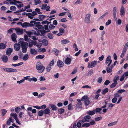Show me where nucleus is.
<instances>
[{
    "instance_id": "obj_24",
    "label": "nucleus",
    "mask_w": 128,
    "mask_h": 128,
    "mask_svg": "<svg viewBox=\"0 0 128 128\" xmlns=\"http://www.w3.org/2000/svg\"><path fill=\"white\" fill-rule=\"evenodd\" d=\"M29 56L28 54H26L24 55V56L22 58V59L24 61H26L27 60Z\"/></svg>"
},
{
    "instance_id": "obj_64",
    "label": "nucleus",
    "mask_w": 128,
    "mask_h": 128,
    "mask_svg": "<svg viewBox=\"0 0 128 128\" xmlns=\"http://www.w3.org/2000/svg\"><path fill=\"white\" fill-rule=\"evenodd\" d=\"M102 117H98L97 118H95V120L96 121H98L102 119Z\"/></svg>"
},
{
    "instance_id": "obj_17",
    "label": "nucleus",
    "mask_w": 128,
    "mask_h": 128,
    "mask_svg": "<svg viewBox=\"0 0 128 128\" xmlns=\"http://www.w3.org/2000/svg\"><path fill=\"white\" fill-rule=\"evenodd\" d=\"M38 30L41 34H40V35L41 36H44L46 33L47 32L46 31L44 30V29H43V30Z\"/></svg>"
},
{
    "instance_id": "obj_2",
    "label": "nucleus",
    "mask_w": 128,
    "mask_h": 128,
    "mask_svg": "<svg viewBox=\"0 0 128 128\" xmlns=\"http://www.w3.org/2000/svg\"><path fill=\"white\" fill-rule=\"evenodd\" d=\"M36 69L38 70V72L41 73L43 72L45 69V67L40 62H37L36 65Z\"/></svg>"
},
{
    "instance_id": "obj_33",
    "label": "nucleus",
    "mask_w": 128,
    "mask_h": 128,
    "mask_svg": "<svg viewBox=\"0 0 128 128\" xmlns=\"http://www.w3.org/2000/svg\"><path fill=\"white\" fill-rule=\"evenodd\" d=\"M48 38L50 39H52L54 38V36L53 34L51 33H48Z\"/></svg>"
},
{
    "instance_id": "obj_21",
    "label": "nucleus",
    "mask_w": 128,
    "mask_h": 128,
    "mask_svg": "<svg viewBox=\"0 0 128 128\" xmlns=\"http://www.w3.org/2000/svg\"><path fill=\"white\" fill-rule=\"evenodd\" d=\"M70 41L66 39H65L62 40L61 41V44H68L70 42Z\"/></svg>"
},
{
    "instance_id": "obj_7",
    "label": "nucleus",
    "mask_w": 128,
    "mask_h": 128,
    "mask_svg": "<svg viewBox=\"0 0 128 128\" xmlns=\"http://www.w3.org/2000/svg\"><path fill=\"white\" fill-rule=\"evenodd\" d=\"M96 61L94 60L92 61L91 63H89L88 65V68H92L95 66L97 64Z\"/></svg>"
},
{
    "instance_id": "obj_57",
    "label": "nucleus",
    "mask_w": 128,
    "mask_h": 128,
    "mask_svg": "<svg viewBox=\"0 0 128 128\" xmlns=\"http://www.w3.org/2000/svg\"><path fill=\"white\" fill-rule=\"evenodd\" d=\"M55 27V26L53 25L52 24H50L49 26V28L50 30L54 28Z\"/></svg>"
},
{
    "instance_id": "obj_62",
    "label": "nucleus",
    "mask_w": 128,
    "mask_h": 128,
    "mask_svg": "<svg viewBox=\"0 0 128 128\" xmlns=\"http://www.w3.org/2000/svg\"><path fill=\"white\" fill-rule=\"evenodd\" d=\"M24 82V80L22 79L20 80H18L17 81V83L18 84H20L21 83H23Z\"/></svg>"
},
{
    "instance_id": "obj_4",
    "label": "nucleus",
    "mask_w": 128,
    "mask_h": 128,
    "mask_svg": "<svg viewBox=\"0 0 128 128\" xmlns=\"http://www.w3.org/2000/svg\"><path fill=\"white\" fill-rule=\"evenodd\" d=\"M91 118V117L89 115L85 116L83 118L82 120H80V121L82 122L83 123L86 122H89L90 121V119Z\"/></svg>"
},
{
    "instance_id": "obj_29",
    "label": "nucleus",
    "mask_w": 128,
    "mask_h": 128,
    "mask_svg": "<svg viewBox=\"0 0 128 128\" xmlns=\"http://www.w3.org/2000/svg\"><path fill=\"white\" fill-rule=\"evenodd\" d=\"M8 2H9L11 5H16V4H15V0H8Z\"/></svg>"
},
{
    "instance_id": "obj_31",
    "label": "nucleus",
    "mask_w": 128,
    "mask_h": 128,
    "mask_svg": "<svg viewBox=\"0 0 128 128\" xmlns=\"http://www.w3.org/2000/svg\"><path fill=\"white\" fill-rule=\"evenodd\" d=\"M84 103L85 105L86 106H87L89 105L90 103V102L88 98L84 101Z\"/></svg>"
},
{
    "instance_id": "obj_13",
    "label": "nucleus",
    "mask_w": 128,
    "mask_h": 128,
    "mask_svg": "<svg viewBox=\"0 0 128 128\" xmlns=\"http://www.w3.org/2000/svg\"><path fill=\"white\" fill-rule=\"evenodd\" d=\"M57 65L59 68L62 67L64 64V63L60 60H58L57 62Z\"/></svg>"
},
{
    "instance_id": "obj_60",
    "label": "nucleus",
    "mask_w": 128,
    "mask_h": 128,
    "mask_svg": "<svg viewBox=\"0 0 128 128\" xmlns=\"http://www.w3.org/2000/svg\"><path fill=\"white\" fill-rule=\"evenodd\" d=\"M101 110V108H96L95 110L96 112H100Z\"/></svg>"
},
{
    "instance_id": "obj_53",
    "label": "nucleus",
    "mask_w": 128,
    "mask_h": 128,
    "mask_svg": "<svg viewBox=\"0 0 128 128\" xmlns=\"http://www.w3.org/2000/svg\"><path fill=\"white\" fill-rule=\"evenodd\" d=\"M47 6L46 4H43L42 5V10H45Z\"/></svg>"
},
{
    "instance_id": "obj_10",
    "label": "nucleus",
    "mask_w": 128,
    "mask_h": 128,
    "mask_svg": "<svg viewBox=\"0 0 128 128\" xmlns=\"http://www.w3.org/2000/svg\"><path fill=\"white\" fill-rule=\"evenodd\" d=\"M72 61L71 59L68 57H67L66 58L64 62L65 64H66L68 65L71 64V62Z\"/></svg>"
},
{
    "instance_id": "obj_35",
    "label": "nucleus",
    "mask_w": 128,
    "mask_h": 128,
    "mask_svg": "<svg viewBox=\"0 0 128 128\" xmlns=\"http://www.w3.org/2000/svg\"><path fill=\"white\" fill-rule=\"evenodd\" d=\"M108 88H106L104 90H102V94H106V93L108 92Z\"/></svg>"
},
{
    "instance_id": "obj_28",
    "label": "nucleus",
    "mask_w": 128,
    "mask_h": 128,
    "mask_svg": "<svg viewBox=\"0 0 128 128\" xmlns=\"http://www.w3.org/2000/svg\"><path fill=\"white\" fill-rule=\"evenodd\" d=\"M32 34H34L37 36H38L40 35V33L39 32H36V31L34 30H32Z\"/></svg>"
},
{
    "instance_id": "obj_45",
    "label": "nucleus",
    "mask_w": 128,
    "mask_h": 128,
    "mask_svg": "<svg viewBox=\"0 0 128 128\" xmlns=\"http://www.w3.org/2000/svg\"><path fill=\"white\" fill-rule=\"evenodd\" d=\"M95 111L94 110L92 111H89L88 112V114L90 115H92L95 114Z\"/></svg>"
},
{
    "instance_id": "obj_15",
    "label": "nucleus",
    "mask_w": 128,
    "mask_h": 128,
    "mask_svg": "<svg viewBox=\"0 0 128 128\" xmlns=\"http://www.w3.org/2000/svg\"><path fill=\"white\" fill-rule=\"evenodd\" d=\"M120 15L122 16V15H124L125 14L124 9L123 6H122L120 8Z\"/></svg>"
},
{
    "instance_id": "obj_52",
    "label": "nucleus",
    "mask_w": 128,
    "mask_h": 128,
    "mask_svg": "<svg viewBox=\"0 0 128 128\" xmlns=\"http://www.w3.org/2000/svg\"><path fill=\"white\" fill-rule=\"evenodd\" d=\"M117 100V98L116 97L113 98L112 100V102L113 103H116Z\"/></svg>"
},
{
    "instance_id": "obj_38",
    "label": "nucleus",
    "mask_w": 128,
    "mask_h": 128,
    "mask_svg": "<svg viewBox=\"0 0 128 128\" xmlns=\"http://www.w3.org/2000/svg\"><path fill=\"white\" fill-rule=\"evenodd\" d=\"M43 44L44 46H46L48 44V42L47 40L44 39L43 40Z\"/></svg>"
},
{
    "instance_id": "obj_51",
    "label": "nucleus",
    "mask_w": 128,
    "mask_h": 128,
    "mask_svg": "<svg viewBox=\"0 0 128 128\" xmlns=\"http://www.w3.org/2000/svg\"><path fill=\"white\" fill-rule=\"evenodd\" d=\"M51 69V66L48 65L46 69L47 72H49Z\"/></svg>"
},
{
    "instance_id": "obj_61",
    "label": "nucleus",
    "mask_w": 128,
    "mask_h": 128,
    "mask_svg": "<svg viewBox=\"0 0 128 128\" xmlns=\"http://www.w3.org/2000/svg\"><path fill=\"white\" fill-rule=\"evenodd\" d=\"M6 112V110L5 109H3L2 110V115L4 116Z\"/></svg>"
},
{
    "instance_id": "obj_48",
    "label": "nucleus",
    "mask_w": 128,
    "mask_h": 128,
    "mask_svg": "<svg viewBox=\"0 0 128 128\" xmlns=\"http://www.w3.org/2000/svg\"><path fill=\"white\" fill-rule=\"evenodd\" d=\"M15 5L16 6H17V8H20L22 7H23L24 6V4H19L18 5L17 4H16V5Z\"/></svg>"
},
{
    "instance_id": "obj_40",
    "label": "nucleus",
    "mask_w": 128,
    "mask_h": 128,
    "mask_svg": "<svg viewBox=\"0 0 128 128\" xmlns=\"http://www.w3.org/2000/svg\"><path fill=\"white\" fill-rule=\"evenodd\" d=\"M82 103H78L76 105L77 107L78 108H82Z\"/></svg>"
},
{
    "instance_id": "obj_16",
    "label": "nucleus",
    "mask_w": 128,
    "mask_h": 128,
    "mask_svg": "<svg viewBox=\"0 0 128 128\" xmlns=\"http://www.w3.org/2000/svg\"><path fill=\"white\" fill-rule=\"evenodd\" d=\"M1 59L5 63L7 62L8 58L7 56H3L1 57Z\"/></svg>"
},
{
    "instance_id": "obj_5",
    "label": "nucleus",
    "mask_w": 128,
    "mask_h": 128,
    "mask_svg": "<svg viewBox=\"0 0 128 128\" xmlns=\"http://www.w3.org/2000/svg\"><path fill=\"white\" fill-rule=\"evenodd\" d=\"M90 16L91 15L90 14H87L86 15L84 20V22L85 23H89L90 22Z\"/></svg>"
},
{
    "instance_id": "obj_47",
    "label": "nucleus",
    "mask_w": 128,
    "mask_h": 128,
    "mask_svg": "<svg viewBox=\"0 0 128 128\" xmlns=\"http://www.w3.org/2000/svg\"><path fill=\"white\" fill-rule=\"evenodd\" d=\"M26 34L29 36L30 37H31V36L32 35V31H28L26 32Z\"/></svg>"
},
{
    "instance_id": "obj_37",
    "label": "nucleus",
    "mask_w": 128,
    "mask_h": 128,
    "mask_svg": "<svg viewBox=\"0 0 128 128\" xmlns=\"http://www.w3.org/2000/svg\"><path fill=\"white\" fill-rule=\"evenodd\" d=\"M44 28L46 30H47L46 31L47 32H50V30L48 29V25H46L44 26Z\"/></svg>"
},
{
    "instance_id": "obj_43",
    "label": "nucleus",
    "mask_w": 128,
    "mask_h": 128,
    "mask_svg": "<svg viewBox=\"0 0 128 128\" xmlns=\"http://www.w3.org/2000/svg\"><path fill=\"white\" fill-rule=\"evenodd\" d=\"M93 73V70L91 69L88 73L87 75L88 76H91Z\"/></svg>"
},
{
    "instance_id": "obj_54",
    "label": "nucleus",
    "mask_w": 128,
    "mask_h": 128,
    "mask_svg": "<svg viewBox=\"0 0 128 128\" xmlns=\"http://www.w3.org/2000/svg\"><path fill=\"white\" fill-rule=\"evenodd\" d=\"M83 123L82 122H80L79 121V122H78L76 124L78 128H80L81 126V124Z\"/></svg>"
},
{
    "instance_id": "obj_59",
    "label": "nucleus",
    "mask_w": 128,
    "mask_h": 128,
    "mask_svg": "<svg viewBox=\"0 0 128 128\" xmlns=\"http://www.w3.org/2000/svg\"><path fill=\"white\" fill-rule=\"evenodd\" d=\"M125 92V90L124 89H121L119 90L117 92L119 94H121L122 93Z\"/></svg>"
},
{
    "instance_id": "obj_56",
    "label": "nucleus",
    "mask_w": 128,
    "mask_h": 128,
    "mask_svg": "<svg viewBox=\"0 0 128 128\" xmlns=\"http://www.w3.org/2000/svg\"><path fill=\"white\" fill-rule=\"evenodd\" d=\"M59 32L60 33H63L65 32L64 29L62 28H60L59 29Z\"/></svg>"
},
{
    "instance_id": "obj_23",
    "label": "nucleus",
    "mask_w": 128,
    "mask_h": 128,
    "mask_svg": "<svg viewBox=\"0 0 128 128\" xmlns=\"http://www.w3.org/2000/svg\"><path fill=\"white\" fill-rule=\"evenodd\" d=\"M6 47V45L5 44L1 43H0V49H4Z\"/></svg>"
},
{
    "instance_id": "obj_41",
    "label": "nucleus",
    "mask_w": 128,
    "mask_h": 128,
    "mask_svg": "<svg viewBox=\"0 0 128 128\" xmlns=\"http://www.w3.org/2000/svg\"><path fill=\"white\" fill-rule=\"evenodd\" d=\"M10 116H11L13 117L14 119H16L17 117V114H12L11 113L10 114Z\"/></svg>"
},
{
    "instance_id": "obj_18",
    "label": "nucleus",
    "mask_w": 128,
    "mask_h": 128,
    "mask_svg": "<svg viewBox=\"0 0 128 128\" xmlns=\"http://www.w3.org/2000/svg\"><path fill=\"white\" fill-rule=\"evenodd\" d=\"M35 27L37 28L39 30H43V29H44V28L43 26L42 25H41L36 24V25H35Z\"/></svg>"
},
{
    "instance_id": "obj_30",
    "label": "nucleus",
    "mask_w": 128,
    "mask_h": 128,
    "mask_svg": "<svg viewBox=\"0 0 128 128\" xmlns=\"http://www.w3.org/2000/svg\"><path fill=\"white\" fill-rule=\"evenodd\" d=\"M106 70L108 73H110L112 71V68L110 67H107L106 68Z\"/></svg>"
},
{
    "instance_id": "obj_26",
    "label": "nucleus",
    "mask_w": 128,
    "mask_h": 128,
    "mask_svg": "<svg viewBox=\"0 0 128 128\" xmlns=\"http://www.w3.org/2000/svg\"><path fill=\"white\" fill-rule=\"evenodd\" d=\"M8 72H18V70L16 69L8 68Z\"/></svg>"
},
{
    "instance_id": "obj_25",
    "label": "nucleus",
    "mask_w": 128,
    "mask_h": 128,
    "mask_svg": "<svg viewBox=\"0 0 128 128\" xmlns=\"http://www.w3.org/2000/svg\"><path fill=\"white\" fill-rule=\"evenodd\" d=\"M44 55H38L36 57V58L37 59H41L44 58Z\"/></svg>"
},
{
    "instance_id": "obj_3",
    "label": "nucleus",
    "mask_w": 128,
    "mask_h": 128,
    "mask_svg": "<svg viewBox=\"0 0 128 128\" xmlns=\"http://www.w3.org/2000/svg\"><path fill=\"white\" fill-rule=\"evenodd\" d=\"M18 25H20L23 28H26L27 27L31 26H32V24H30V23L27 22H25L23 23H22L21 22H18L17 23Z\"/></svg>"
},
{
    "instance_id": "obj_20",
    "label": "nucleus",
    "mask_w": 128,
    "mask_h": 128,
    "mask_svg": "<svg viewBox=\"0 0 128 128\" xmlns=\"http://www.w3.org/2000/svg\"><path fill=\"white\" fill-rule=\"evenodd\" d=\"M46 16L40 14L38 18L40 19V21H42L43 20L46 18Z\"/></svg>"
},
{
    "instance_id": "obj_14",
    "label": "nucleus",
    "mask_w": 128,
    "mask_h": 128,
    "mask_svg": "<svg viewBox=\"0 0 128 128\" xmlns=\"http://www.w3.org/2000/svg\"><path fill=\"white\" fill-rule=\"evenodd\" d=\"M40 24V22H37L35 21L32 20L30 22V24H32L33 26H29V27H34V25H36V24Z\"/></svg>"
},
{
    "instance_id": "obj_11",
    "label": "nucleus",
    "mask_w": 128,
    "mask_h": 128,
    "mask_svg": "<svg viewBox=\"0 0 128 128\" xmlns=\"http://www.w3.org/2000/svg\"><path fill=\"white\" fill-rule=\"evenodd\" d=\"M111 56L108 55L106 59L105 64H108V63H110V62L111 61V62H112V60H111Z\"/></svg>"
},
{
    "instance_id": "obj_22",
    "label": "nucleus",
    "mask_w": 128,
    "mask_h": 128,
    "mask_svg": "<svg viewBox=\"0 0 128 128\" xmlns=\"http://www.w3.org/2000/svg\"><path fill=\"white\" fill-rule=\"evenodd\" d=\"M44 112L45 114H47L50 113V111L48 108H46L44 110Z\"/></svg>"
},
{
    "instance_id": "obj_1",
    "label": "nucleus",
    "mask_w": 128,
    "mask_h": 128,
    "mask_svg": "<svg viewBox=\"0 0 128 128\" xmlns=\"http://www.w3.org/2000/svg\"><path fill=\"white\" fill-rule=\"evenodd\" d=\"M19 43L21 44L22 52L24 53H26L27 48L28 47V43L26 42L23 41H20Z\"/></svg>"
},
{
    "instance_id": "obj_34",
    "label": "nucleus",
    "mask_w": 128,
    "mask_h": 128,
    "mask_svg": "<svg viewBox=\"0 0 128 128\" xmlns=\"http://www.w3.org/2000/svg\"><path fill=\"white\" fill-rule=\"evenodd\" d=\"M88 96L86 95H85L82 98V101H85L86 100H87L88 99Z\"/></svg>"
},
{
    "instance_id": "obj_63",
    "label": "nucleus",
    "mask_w": 128,
    "mask_h": 128,
    "mask_svg": "<svg viewBox=\"0 0 128 128\" xmlns=\"http://www.w3.org/2000/svg\"><path fill=\"white\" fill-rule=\"evenodd\" d=\"M111 23V20H108V21L106 22V26H108Z\"/></svg>"
},
{
    "instance_id": "obj_27",
    "label": "nucleus",
    "mask_w": 128,
    "mask_h": 128,
    "mask_svg": "<svg viewBox=\"0 0 128 128\" xmlns=\"http://www.w3.org/2000/svg\"><path fill=\"white\" fill-rule=\"evenodd\" d=\"M51 107L53 110H56L58 109V108L54 104H51Z\"/></svg>"
},
{
    "instance_id": "obj_50",
    "label": "nucleus",
    "mask_w": 128,
    "mask_h": 128,
    "mask_svg": "<svg viewBox=\"0 0 128 128\" xmlns=\"http://www.w3.org/2000/svg\"><path fill=\"white\" fill-rule=\"evenodd\" d=\"M21 110L20 108L19 107H16L15 109V111L17 113H18L20 111V110Z\"/></svg>"
},
{
    "instance_id": "obj_42",
    "label": "nucleus",
    "mask_w": 128,
    "mask_h": 128,
    "mask_svg": "<svg viewBox=\"0 0 128 128\" xmlns=\"http://www.w3.org/2000/svg\"><path fill=\"white\" fill-rule=\"evenodd\" d=\"M58 111L60 114H62L64 111V110L62 108H60L58 110Z\"/></svg>"
},
{
    "instance_id": "obj_19",
    "label": "nucleus",
    "mask_w": 128,
    "mask_h": 128,
    "mask_svg": "<svg viewBox=\"0 0 128 128\" xmlns=\"http://www.w3.org/2000/svg\"><path fill=\"white\" fill-rule=\"evenodd\" d=\"M52 52L56 56H57L58 55L59 50L55 48H53L52 50Z\"/></svg>"
},
{
    "instance_id": "obj_39",
    "label": "nucleus",
    "mask_w": 128,
    "mask_h": 128,
    "mask_svg": "<svg viewBox=\"0 0 128 128\" xmlns=\"http://www.w3.org/2000/svg\"><path fill=\"white\" fill-rule=\"evenodd\" d=\"M44 113V111L42 110H40L38 112V115L40 116H42L43 115Z\"/></svg>"
},
{
    "instance_id": "obj_58",
    "label": "nucleus",
    "mask_w": 128,
    "mask_h": 128,
    "mask_svg": "<svg viewBox=\"0 0 128 128\" xmlns=\"http://www.w3.org/2000/svg\"><path fill=\"white\" fill-rule=\"evenodd\" d=\"M72 108V106L71 103L68 106V109L69 110H71Z\"/></svg>"
},
{
    "instance_id": "obj_55",
    "label": "nucleus",
    "mask_w": 128,
    "mask_h": 128,
    "mask_svg": "<svg viewBox=\"0 0 128 128\" xmlns=\"http://www.w3.org/2000/svg\"><path fill=\"white\" fill-rule=\"evenodd\" d=\"M13 49L12 48H8V56H10L11 53L13 51Z\"/></svg>"
},
{
    "instance_id": "obj_46",
    "label": "nucleus",
    "mask_w": 128,
    "mask_h": 128,
    "mask_svg": "<svg viewBox=\"0 0 128 128\" xmlns=\"http://www.w3.org/2000/svg\"><path fill=\"white\" fill-rule=\"evenodd\" d=\"M73 48H75V50L76 51H78V48L77 45L76 44H74L73 45Z\"/></svg>"
},
{
    "instance_id": "obj_44",
    "label": "nucleus",
    "mask_w": 128,
    "mask_h": 128,
    "mask_svg": "<svg viewBox=\"0 0 128 128\" xmlns=\"http://www.w3.org/2000/svg\"><path fill=\"white\" fill-rule=\"evenodd\" d=\"M34 2L35 3V5L39 4L41 2L40 0H34Z\"/></svg>"
},
{
    "instance_id": "obj_12",
    "label": "nucleus",
    "mask_w": 128,
    "mask_h": 128,
    "mask_svg": "<svg viewBox=\"0 0 128 128\" xmlns=\"http://www.w3.org/2000/svg\"><path fill=\"white\" fill-rule=\"evenodd\" d=\"M30 52L31 54L33 55H35L37 54L38 52L34 48H31L30 50Z\"/></svg>"
},
{
    "instance_id": "obj_36",
    "label": "nucleus",
    "mask_w": 128,
    "mask_h": 128,
    "mask_svg": "<svg viewBox=\"0 0 128 128\" xmlns=\"http://www.w3.org/2000/svg\"><path fill=\"white\" fill-rule=\"evenodd\" d=\"M117 121L108 124V126H110L115 125L117 123Z\"/></svg>"
},
{
    "instance_id": "obj_8",
    "label": "nucleus",
    "mask_w": 128,
    "mask_h": 128,
    "mask_svg": "<svg viewBox=\"0 0 128 128\" xmlns=\"http://www.w3.org/2000/svg\"><path fill=\"white\" fill-rule=\"evenodd\" d=\"M16 43L14 45V49L15 50L18 51L20 50V44Z\"/></svg>"
},
{
    "instance_id": "obj_49",
    "label": "nucleus",
    "mask_w": 128,
    "mask_h": 128,
    "mask_svg": "<svg viewBox=\"0 0 128 128\" xmlns=\"http://www.w3.org/2000/svg\"><path fill=\"white\" fill-rule=\"evenodd\" d=\"M10 9L12 11H15L16 10V8L14 6H12L10 7Z\"/></svg>"
},
{
    "instance_id": "obj_9",
    "label": "nucleus",
    "mask_w": 128,
    "mask_h": 128,
    "mask_svg": "<svg viewBox=\"0 0 128 128\" xmlns=\"http://www.w3.org/2000/svg\"><path fill=\"white\" fill-rule=\"evenodd\" d=\"M17 35L15 33H13L11 35V38L12 40L14 42H17L16 39Z\"/></svg>"
},
{
    "instance_id": "obj_32",
    "label": "nucleus",
    "mask_w": 128,
    "mask_h": 128,
    "mask_svg": "<svg viewBox=\"0 0 128 128\" xmlns=\"http://www.w3.org/2000/svg\"><path fill=\"white\" fill-rule=\"evenodd\" d=\"M90 126V124H88V122L85 123L82 125V127H83L87 128Z\"/></svg>"
},
{
    "instance_id": "obj_6",
    "label": "nucleus",
    "mask_w": 128,
    "mask_h": 128,
    "mask_svg": "<svg viewBox=\"0 0 128 128\" xmlns=\"http://www.w3.org/2000/svg\"><path fill=\"white\" fill-rule=\"evenodd\" d=\"M13 29H15L16 32V34L18 35H21L23 34V29L22 28H13Z\"/></svg>"
}]
</instances>
